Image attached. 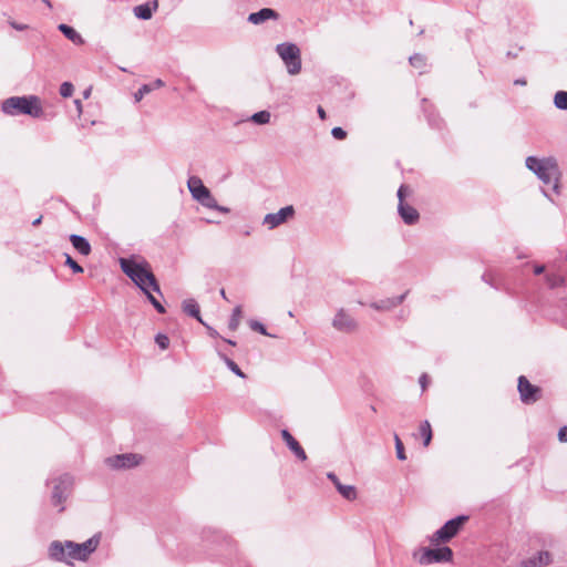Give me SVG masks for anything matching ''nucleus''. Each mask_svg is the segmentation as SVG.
<instances>
[{
    "label": "nucleus",
    "instance_id": "nucleus-36",
    "mask_svg": "<svg viewBox=\"0 0 567 567\" xmlns=\"http://www.w3.org/2000/svg\"><path fill=\"white\" fill-rule=\"evenodd\" d=\"M203 206L207 207V208H210V209H215V207H217V200L215 199V197L212 195V193L209 192L206 197L204 199H202L199 202Z\"/></svg>",
    "mask_w": 567,
    "mask_h": 567
},
{
    "label": "nucleus",
    "instance_id": "nucleus-35",
    "mask_svg": "<svg viewBox=\"0 0 567 567\" xmlns=\"http://www.w3.org/2000/svg\"><path fill=\"white\" fill-rule=\"evenodd\" d=\"M74 92V86L71 82H63L60 85V95L62 97H70Z\"/></svg>",
    "mask_w": 567,
    "mask_h": 567
},
{
    "label": "nucleus",
    "instance_id": "nucleus-27",
    "mask_svg": "<svg viewBox=\"0 0 567 567\" xmlns=\"http://www.w3.org/2000/svg\"><path fill=\"white\" fill-rule=\"evenodd\" d=\"M554 105L558 110L567 111V91H557L555 93Z\"/></svg>",
    "mask_w": 567,
    "mask_h": 567
},
{
    "label": "nucleus",
    "instance_id": "nucleus-21",
    "mask_svg": "<svg viewBox=\"0 0 567 567\" xmlns=\"http://www.w3.org/2000/svg\"><path fill=\"white\" fill-rule=\"evenodd\" d=\"M183 310L189 317L196 319L202 324H205V322L203 321V319L200 317L199 306H198V303L196 302L195 299H186V300H184L183 301Z\"/></svg>",
    "mask_w": 567,
    "mask_h": 567
},
{
    "label": "nucleus",
    "instance_id": "nucleus-26",
    "mask_svg": "<svg viewBox=\"0 0 567 567\" xmlns=\"http://www.w3.org/2000/svg\"><path fill=\"white\" fill-rule=\"evenodd\" d=\"M241 315H243L241 306L235 307L233 310V313L230 316L229 322H228V328L231 331H236L238 329V327L240 324Z\"/></svg>",
    "mask_w": 567,
    "mask_h": 567
},
{
    "label": "nucleus",
    "instance_id": "nucleus-13",
    "mask_svg": "<svg viewBox=\"0 0 567 567\" xmlns=\"http://www.w3.org/2000/svg\"><path fill=\"white\" fill-rule=\"evenodd\" d=\"M409 291H405L404 293L392 297V298H385L378 301H373L370 303V307L377 311H391L395 307L400 306L406 298Z\"/></svg>",
    "mask_w": 567,
    "mask_h": 567
},
{
    "label": "nucleus",
    "instance_id": "nucleus-48",
    "mask_svg": "<svg viewBox=\"0 0 567 567\" xmlns=\"http://www.w3.org/2000/svg\"><path fill=\"white\" fill-rule=\"evenodd\" d=\"M514 84H515V85H522V86H524V85H526V84H527V81H526L524 78H522V79H516V80L514 81Z\"/></svg>",
    "mask_w": 567,
    "mask_h": 567
},
{
    "label": "nucleus",
    "instance_id": "nucleus-46",
    "mask_svg": "<svg viewBox=\"0 0 567 567\" xmlns=\"http://www.w3.org/2000/svg\"><path fill=\"white\" fill-rule=\"evenodd\" d=\"M317 112L321 120H326L327 114H326V111L322 109V106H318Z\"/></svg>",
    "mask_w": 567,
    "mask_h": 567
},
{
    "label": "nucleus",
    "instance_id": "nucleus-51",
    "mask_svg": "<svg viewBox=\"0 0 567 567\" xmlns=\"http://www.w3.org/2000/svg\"><path fill=\"white\" fill-rule=\"evenodd\" d=\"M429 123H430L432 126H434V127H437V128L440 127V122H436V121H434V120H432V118H429Z\"/></svg>",
    "mask_w": 567,
    "mask_h": 567
},
{
    "label": "nucleus",
    "instance_id": "nucleus-32",
    "mask_svg": "<svg viewBox=\"0 0 567 567\" xmlns=\"http://www.w3.org/2000/svg\"><path fill=\"white\" fill-rule=\"evenodd\" d=\"M65 256V266L70 267L74 274H82L84 271L83 267L80 266L69 254H64Z\"/></svg>",
    "mask_w": 567,
    "mask_h": 567
},
{
    "label": "nucleus",
    "instance_id": "nucleus-10",
    "mask_svg": "<svg viewBox=\"0 0 567 567\" xmlns=\"http://www.w3.org/2000/svg\"><path fill=\"white\" fill-rule=\"evenodd\" d=\"M332 327L340 332L351 333L357 330L358 322L347 310L341 308L332 319Z\"/></svg>",
    "mask_w": 567,
    "mask_h": 567
},
{
    "label": "nucleus",
    "instance_id": "nucleus-50",
    "mask_svg": "<svg viewBox=\"0 0 567 567\" xmlns=\"http://www.w3.org/2000/svg\"><path fill=\"white\" fill-rule=\"evenodd\" d=\"M74 103L76 105L78 111L81 113L82 112V103H81V101L80 100H75Z\"/></svg>",
    "mask_w": 567,
    "mask_h": 567
},
{
    "label": "nucleus",
    "instance_id": "nucleus-5",
    "mask_svg": "<svg viewBox=\"0 0 567 567\" xmlns=\"http://www.w3.org/2000/svg\"><path fill=\"white\" fill-rule=\"evenodd\" d=\"M275 50L282 60L286 70L290 75H297L301 72V52L297 44L282 42L277 44Z\"/></svg>",
    "mask_w": 567,
    "mask_h": 567
},
{
    "label": "nucleus",
    "instance_id": "nucleus-19",
    "mask_svg": "<svg viewBox=\"0 0 567 567\" xmlns=\"http://www.w3.org/2000/svg\"><path fill=\"white\" fill-rule=\"evenodd\" d=\"M282 440L286 442L288 447L293 452V454L301 461L307 460V454L305 450L301 447L299 442L291 435L288 430L281 431Z\"/></svg>",
    "mask_w": 567,
    "mask_h": 567
},
{
    "label": "nucleus",
    "instance_id": "nucleus-11",
    "mask_svg": "<svg viewBox=\"0 0 567 567\" xmlns=\"http://www.w3.org/2000/svg\"><path fill=\"white\" fill-rule=\"evenodd\" d=\"M295 215V208L292 205L280 208L277 213L267 214L264 217L262 224L268 227V229H274L282 224H285L289 218H292Z\"/></svg>",
    "mask_w": 567,
    "mask_h": 567
},
{
    "label": "nucleus",
    "instance_id": "nucleus-20",
    "mask_svg": "<svg viewBox=\"0 0 567 567\" xmlns=\"http://www.w3.org/2000/svg\"><path fill=\"white\" fill-rule=\"evenodd\" d=\"M70 241L73 246V248L79 251L81 255L83 256H87L91 254V244L89 243V240L81 236V235H76V234H72L70 235Z\"/></svg>",
    "mask_w": 567,
    "mask_h": 567
},
{
    "label": "nucleus",
    "instance_id": "nucleus-28",
    "mask_svg": "<svg viewBox=\"0 0 567 567\" xmlns=\"http://www.w3.org/2000/svg\"><path fill=\"white\" fill-rule=\"evenodd\" d=\"M420 434L423 437V445L427 446L432 440V429L429 421H423L420 425Z\"/></svg>",
    "mask_w": 567,
    "mask_h": 567
},
{
    "label": "nucleus",
    "instance_id": "nucleus-25",
    "mask_svg": "<svg viewBox=\"0 0 567 567\" xmlns=\"http://www.w3.org/2000/svg\"><path fill=\"white\" fill-rule=\"evenodd\" d=\"M134 14L136 18H138L141 20H148L153 16V10L150 7V3H144V4L136 6L134 8Z\"/></svg>",
    "mask_w": 567,
    "mask_h": 567
},
{
    "label": "nucleus",
    "instance_id": "nucleus-47",
    "mask_svg": "<svg viewBox=\"0 0 567 567\" xmlns=\"http://www.w3.org/2000/svg\"><path fill=\"white\" fill-rule=\"evenodd\" d=\"M148 299V301L153 305L157 299L151 293L150 288H147V292H144Z\"/></svg>",
    "mask_w": 567,
    "mask_h": 567
},
{
    "label": "nucleus",
    "instance_id": "nucleus-7",
    "mask_svg": "<svg viewBox=\"0 0 567 567\" xmlns=\"http://www.w3.org/2000/svg\"><path fill=\"white\" fill-rule=\"evenodd\" d=\"M52 483H53V489H52V495H51V502H52L53 506H55V507L60 506L59 512H63L64 506H62V504L68 499V497L72 493V488H73V484H74L73 476L65 473V474L60 475L56 478H53Z\"/></svg>",
    "mask_w": 567,
    "mask_h": 567
},
{
    "label": "nucleus",
    "instance_id": "nucleus-24",
    "mask_svg": "<svg viewBox=\"0 0 567 567\" xmlns=\"http://www.w3.org/2000/svg\"><path fill=\"white\" fill-rule=\"evenodd\" d=\"M218 357L225 362L227 368L237 377L245 379L246 374L241 371V369L238 367V364L233 361L229 357H227L225 353L218 351Z\"/></svg>",
    "mask_w": 567,
    "mask_h": 567
},
{
    "label": "nucleus",
    "instance_id": "nucleus-37",
    "mask_svg": "<svg viewBox=\"0 0 567 567\" xmlns=\"http://www.w3.org/2000/svg\"><path fill=\"white\" fill-rule=\"evenodd\" d=\"M156 344L162 349L165 350L169 346V339L166 334L157 333L155 337Z\"/></svg>",
    "mask_w": 567,
    "mask_h": 567
},
{
    "label": "nucleus",
    "instance_id": "nucleus-54",
    "mask_svg": "<svg viewBox=\"0 0 567 567\" xmlns=\"http://www.w3.org/2000/svg\"><path fill=\"white\" fill-rule=\"evenodd\" d=\"M219 293H220V296H221L225 300H228V299H227V296H226V291H225V289H220V292H219Z\"/></svg>",
    "mask_w": 567,
    "mask_h": 567
},
{
    "label": "nucleus",
    "instance_id": "nucleus-8",
    "mask_svg": "<svg viewBox=\"0 0 567 567\" xmlns=\"http://www.w3.org/2000/svg\"><path fill=\"white\" fill-rule=\"evenodd\" d=\"M467 515H460L447 520L440 529H437L431 537V544L447 543L458 534L463 525L468 520Z\"/></svg>",
    "mask_w": 567,
    "mask_h": 567
},
{
    "label": "nucleus",
    "instance_id": "nucleus-42",
    "mask_svg": "<svg viewBox=\"0 0 567 567\" xmlns=\"http://www.w3.org/2000/svg\"><path fill=\"white\" fill-rule=\"evenodd\" d=\"M10 25H11L13 29L18 30V31H23V30H25V29L28 28V25H25V24H21V23H17V22H14V21L10 22Z\"/></svg>",
    "mask_w": 567,
    "mask_h": 567
},
{
    "label": "nucleus",
    "instance_id": "nucleus-41",
    "mask_svg": "<svg viewBox=\"0 0 567 567\" xmlns=\"http://www.w3.org/2000/svg\"><path fill=\"white\" fill-rule=\"evenodd\" d=\"M206 329H207V332L208 334L212 337V338H218L219 337V333L217 330H215L213 327L208 326L206 322L205 324H203Z\"/></svg>",
    "mask_w": 567,
    "mask_h": 567
},
{
    "label": "nucleus",
    "instance_id": "nucleus-34",
    "mask_svg": "<svg viewBox=\"0 0 567 567\" xmlns=\"http://www.w3.org/2000/svg\"><path fill=\"white\" fill-rule=\"evenodd\" d=\"M249 327L251 330L257 331L264 336L274 337L272 334L268 333L266 327L257 320H250Z\"/></svg>",
    "mask_w": 567,
    "mask_h": 567
},
{
    "label": "nucleus",
    "instance_id": "nucleus-1",
    "mask_svg": "<svg viewBox=\"0 0 567 567\" xmlns=\"http://www.w3.org/2000/svg\"><path fill=\"white\" fill-rule=\"evenodd\" d=\"M100 543L97 535L92 536L90 539L82 544H76L71 540L64 543L54 540L49 546V556L55 561H64L72 565L70 559L85 561L89 556L95 551Z\"/></svg>",
    "mask_w": 567,
    "mask_h": 567
},
{
    "label": "nucleus",
    "instance_id": "nucleus-49",
    "mask_svg": "<svg viewBox=\"0 0 567 567\" xmlns=\"http://www.w3.org/2000/svg\"><path fill=\"white\" fill-rule=\"evenodd\" d=\"M215 210H218V212L224 213V214L229 213V208L220 206L218 204H217V207H215Z\"/></svg>",
    "mask_w": 567,
    "mask_h": 567
},
{
    "label": "nucleus",
    "instance_id": "nucleus-57",
    "mask_svg": "<svg viewBox=\"0 0 567 567\" xmlns=\"http://www.w3.org/2000/svg\"><path fill=\"white\" fill-rule=\"evenodd\" d=\"M89 95H90V91H89V90H86V91L84 92V97H87Z\"/></svg>",
    "mask_w": 567,
    "mask_h": 567
},
{
    "label": "nucleus",
    "instance_id": "nucleus-45",
    "mask_svg": "<svg viewBox=\"0 0 567 567\" xmlns=\"http://www.w3.org/2000/svg\"><path fill=\"white\" fill-rule=\"evenodd\" d=\"M420 384L422 386V389L424 390L426 388V383H427V375L426 374H422L420 377Z\"/></svg>",
    "mask_w": 567,
    "mask_h": 567
},
{
    "label": "nucleus",
    "instance_id": "nucleus-29",
    "mask_svg": "<svg viewBox=\"0 0 567 567\" xmlns=\"http://www.w3.org/2000/svg\"><path fill=\"white\" fill-rule=\"evenodd\" d=\"M250 120L259 125H264L269 123L270 121V113L268 111H259L251 115Z\"/></svg>",
    "mask_w": 567,
    "mask_h": 567
},
{
    "label": "nucleus",
    "instance_id": "nucleus-22",
    "mask_svg": "<svg viewBox=\"0 0 567 567\" xmlns=\"http://www.w3.org/2000/svg\"><path fill=\"white\" fill-rule=\"evenodd\" d=\"M58 29H59V31H61L63 33V35L66 39L72 41L74 44H83L84 43V40L81 37V34L78 33L76 30L74 28H72L71 25L61 23V24H59Z\"/></svg>",
    "mask_w": 567,
    "mask_h": 567
},
{
    "label": "nucleus",
    "instance_id": "nucleus-30",
    "mask_svg": "<svg viewBox=\"0 0 567 567\" xmlns=\"http://www.w3.org/2000/svg\"><path fill=\"white\" fill-rule=\"evenodd\" d=\"M545 280H546L548 287L551 289L559 287L564 282L563 277L559 275H556V274L546 275Z\"/></svg>",
    "mask_w": 567,
    "mask_h": 567
},
{
    "label": "nucleus",
    "instance_id": "nucleus-16",
    "mask_svg": "<svg viewBox=\"0 0 567 567\" xmlns=\"http://www.w3.org/2000/svg\"><path fill=\"white\" fill-rule=\"evenodd\" d=\"M327 477L333 483L337 491L348 501H353L357 498V489L353 485H343L338 476L330 472L327 474Z\"/></svg>",
    "mask_w": 567,
    "mask_h": 567
},
{
    "label": "nucleus",
    "instance_id": "nucleus-33",
    "mask_svg": "<svg viewBox=\"0 0 567 567\" xmlns=\"http://www.w3.org/2000/svg\"><path fill=\"white\" fill-rule=\"evenodd\" d=\"M394 442H395L396 457L400 461L406 460V455H405V452H404L403 443H402V441H401V439L399 437L398 434H394Z\"/></svg>",
    "mask_w": 567,
    "mask_h": 567
},
{
    "label": "nucleus",
    "instance_id": "nucleus-2",
    "mask_svg": "<svg viewBox=\"0 0 567 567\" xmlns=\"http://www.w3.org/2000/svg\"><path fill=\"white\" fill-rule=\"evenodd\" d=\"M120 266L122 271L143 291L147 292V288L159 292V285L153 275L150 264L146 260L136 261L134 257L121 258Z\"/></svg>",
    "mask_w": 567,
    "mask_h": 567
},
{
    "label": "nucleus",
    "instance_id": "nucleus-58",
    "mask_svg": "<svg viewBox=\"0 0 567 567\" xmlns=\"http://www.w3.org/2000/svg\"><path fill=\"white\" fill-rule=\"evenodd\" d=\"M45 4H48L49 7H51V3L49 0H42Z\"/></svg>",
    "mask_w": 567,
    "mask_h": 567
},
{
    "label": "nucleus",
    "instance_id": "nucleus-17",
    "mask_svg": "<svg viewBox=\"0 0 567 567\" xmlns=\"http://www.w3.org/2000/svg\"><path fill=\"white\" fill-rule=\"evenodd\" d=\"M398 213L406 225H414L420 219L419 212L413 206L406 203L398 204Z\"/></svg>",
    "mask_w": 567,
    "mask_h": 567
},
{
    "label": "nucleus",
    "instance_id": "nucleus-14",
    "mask_svg": "<svg viewBox=\"0 0 567 567\" xmlns=\"http://www.w3.org/2000/svg\"><path fill=\"white\" fill-rule=\"evenodd\" d=\"M187 187L193 198L198 203L210 192L198 176H190L187 181Z\"/></svg>",
    "mask_w": 567,
    "mask_h": 567
},
{
    "label": "nucleus",
    "instance_id": "nucleus-3",
    "mask_svg": "<svg viewBox=\"0 0 567 567\" xmlns=\"http://www.w3.org/2000/svg\"><path fill=\"white\" fill-rule=\"evenodd\" d=\"M1 111L9 116L29 115L39 118L43 115L41 101L37 95L8 97L1 102Z\"/></svg>",
    "mask_w": 567,
    "mask_h": 567
},
{
    "label": "nucleus",
    "instance_id": "nucleus-52",
    "mask_svg": "<svg viewBox=\"0 0 567 567\" xmlns=\"http://www.w3.org/2000/svg\"><path fill=\"white\" fill-rule=\"evenodd\" d=\"M41 220H42V216L38 217L37 219H34L32 221V226H39L41 224Z\"/></svg>",
    "mask_w": 567,
    "mask_h": 567
},
{
    "label": "nucleus",
    "instance_id": "nucleus-39",
    "mask_svg": "<svg viewBox=\"0 0 567 567\" xmlns=\"http://www.w3.org/2000/svg\"><path fill=\"white\" fill-rule=\"evenodd\" d=\"M406 190H408V186L405 185H401L398 189V199H399V203H405L404 202V198H405V194H406Z\"/></svg>",
    "mask_w": 567,
    "mask_h": 567
},
{
    "label": "nucleus",
    "instance_id": "nucleus-15",
    "mask_svg": "<svg viewBox=\"0 0 567 567\" xmlns=\"http://www.w3.org/2000/svg\"><path fill=\"white\" fill-rule=\"evenodd\" d=\"M279 13L271 8H262L257 12H252L248 16L247 21L249 23L259 25L268 20H278Z\"/></svg>",
    "mask_w": 567,
    "mask_h": 567
},
{
    "label": "nucleus",
    "instance_id": "nucleus-56",
    "mask_svg": "<svg viewBox=\"0 0 567 567\" xmlns=\"http://www.w3.org/2000/svg\"><path fill=\"white\" fill-rule=\"evenodd\" d=\"M507 56L515 58V56H516V54H514V53H512V52L509 51V52H507Z\"/></svg>",
    "mask_w": 567,
    "mask_h": 567
},
{
    "label": "nucleus",
    "instance_id": "nucleus-44",
    "mask_svg": "<svg viewBox=\"0 0 567 567\" xmlns=\"http://www.w3.org/2000/svg\"><path fill=\"white\" fill-rule=\"evenodd\" d=\"M545 271V266L544 265H536L534 267V274L535 275H540Z\"/></svg>",
    "mask_w": 567,
    "mask_h": 567
},
{
    "label": "nucleus",
    "instance_id": "nucleus-23",
    "mask_svg": "<svg viewBox=\"0 0 567 567\" xmlns=\"http://www.w3.org/2000/svg\"><path fill=\"white\" fill-rule=\"evenodd\" d=\"M163 85L164 82L161 79L155 80L153 83L143 84L134 94L135 102H140L144 95L148 94L155 89L162 87Z\"/></svg>",
    "mask_w": 567,
    "mask_h": 567
},
{
    "label": "nucleus",
    "instance_id": "nucleus-18",
    "mask_svg": "<svg viewBox=\"0 0 567 567\" xmlns=\"http://www.w3.org/2000/svg\"><path fill=\"white\" fill-rule=\"evenodd\" d=\"M551 563V555L547 550L538 551L535 556L522 560L519 567H544Z\"/></svg>",
    "mask_w": 567,
    "mask_h": 567
},
{
    "label": "nucleus",
    "instance_id": "nucleus-31",
    "mask_svg": "<svg viewBox=\"0 0 567 567\" xmlns=\"http://www.w3.org/2000/svg\"><path fill=\"white\" fill-rule=\"evenodd\" d=\"M409 62L413 68L422 69L425 66V56L420 53H415L410 56Z\"/></svg>",
    "mask_w": 567,
    "mask_h": 567
},
{
    "label": "nucleus",
    "instance_id": "nucleus-43",
    "mask_svg": "<svg viewBox=\"0 0 567 567\" xmlns=\"http://www.w3.org/2000/svg\"><path fill=\"white\" fill-rule=\"evenodd\" d=\"M153 307L159 312V313H165V308L164 306L158 301L156 300L154 303H153Z\"/></svg>",
    "mask_w": 567,
    "mask_h": 567
},
{
    "label": "nucleus",
    "instance_id": "nucleus-9",
    "mask_svg": "<svg viewBox=\"0 0 567 567\" xmlns=\"http://www.w3.org/2000/svg\"><path fill=\"white\" fill-rule=\"evenodd\" d=\"M517 389L519 392L520 400L525 404H533L540 399V388L532 384L524 375H520L518 378Z\"/></svg>",
    "mask_w": 567,
    "mask_h": 567
},
{
    "label": "nucleus",
    "instance_id": "nucleus-53",
    "mask_svg": "<svg viewBox=\"0 0 567 567\" xmlns=\"http://www.w3.org/2000/svg\"><path fill=\"white\" fill-rule=\"evenodd\" d=\"M223 340H224L225 342H227L228 344H230V346H236V342H235L234 340H231V339L223 338Z\"/></svg>",
    "mask_w": 567,
    "mask_h": 567
},
{
    "label": "nucleus",
    "instance_id": "nucleus-12",
    "mask_svg": "<svg viewBox=\"0 0 567 567\" xmlns=\"http://www.w3.org/2000/svg\"><path fill=\"white\" fill-rule=\"evenodd\" d=\"M140 456L137 454L128 453V454H118L105 460L107 466L114 470H124L132 468L136 466L140 462Z\"/></svg>",
    "mask_w": 567,
    "mask_h": 567
},
{
    "label": "nucleus",
    "instance_id": "nucleus-55",
    "mask_svg": "<svg viewBox=\"0 0 567 567\" xmlns=\"http://www.w3.org/2000/svg\"><path fill=\"white\" fill-rule=\"evenodd\" d=\"M543 193H544V195H545L546 197H548V198L553 202V199L550 198L549 194H548L545 189H543Z\"/></svg>",
    "mask_w": 567,
    "mask_h": 567
},
{
    "label": "nucleus",
    "instance_id": "nucleus-38",
    "mask_svg": "<svg viewBox=\"0 0 567 567\" xmlns=\"http://www.w3.org/2000/svg\"><path fill=\"white\" fill-rule=\"evenodd\" d=\"M331 135L336 140H344L347 137V132L342 127L337 126L332 128Z\"/></svg>",
    "mask_w": 567,
    "mask_h": 567
},
{
    "label": "nucleus",
    "instance_id": "nucleus-4",
    "mask_svg": "<svg viewBox=\"0 0 567 567\" xmlns=\"http://www.w3.org/2000/svg\"><path fill=\"white\" fill-rule=\"evenodd\" d=\"M525 164L545 185H550L554 193L559 194L560 171L555 158L540 159L536 156H528Z\"/></svg>",
    "mask_w": 567,
    "mask_h": 567
},
{
    "label": "nucleus",
    "instance_id": "nucleus-40",
    "mask_svg": "<svg viewBox=\"0 0 567 567\" xmlns=\"http://www.w3.org/2000/svg\"><path fill=\"white\" fill-rule=\"evenodd\" d=\"M558 439L560 442H567V425L559 429Z\"/></svg>",
    "mask_w": 567,
    "mask_h": 567
},
{
    "label": "nucleus",
    "instance_id": "nucleus-6",
    "mask_svg": "<svg viewBox=\"0 0 567 567\" xmlns=\"http://www.w3.org/2000/svg\"><path fill=\"white\" fill-rule=\"evenodd\" d=\"M412 556L420 565L427 566L432 564L452 561L453 550L447 546L439 548L422 547L415 549Z\"/></svg>",
    "mask_w": 567,
    "mask_h": 567
}]
</instances>
